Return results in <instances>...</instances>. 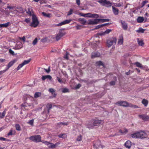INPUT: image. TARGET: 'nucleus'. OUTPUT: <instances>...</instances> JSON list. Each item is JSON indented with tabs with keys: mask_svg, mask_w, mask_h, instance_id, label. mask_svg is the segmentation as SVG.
<instances>
[{
	"mask_svg": "<svg viewBox=\"0 0 149 149\" xmlns=\"http://www.w3.org/2000/svg\"><path fill=\"white\" fill-rule=\"evenodd\" d=\"M131 137L133 138L143 139L146 138L147 137L146 133L143 131L137 132L131 135Z\"/></svg>",
	"mask_w": 149,
	"mask_h": 149,
	"instance_id": "1",
	"label": "nucleus"
},
{
	"mask_svg": "<svg viewBox=\"0 0 149 149\" xmlns=\"http://www.w3.org/2000/svg\"><path fill=\"white\" fill-rule=\"evenodd\" d=\"M32 19V21L30 26L34 27L37 26L39 24L37 17L35 15H33Z\"/></svg>",
	"mask_w": 149,
	"mask_h": 149,
	"instance_id": "2",
	"label": "nucleus"
},
{
	"mask_svg": "<svg viewBox=\"0 0 149 149\" xmlns=\"http://www.w3.org/2000/svg\"><path fill=\"white\" fill-rule=\"evenodd\" d=\"M117 41L116 37H113L107 40V41L106 45L108 47H110L113 44H116Z\"/></svg>",
	"mask_w": 149,
	"mask_h": 149,
	"instance_id": "3",
	"label": "nucleus"
},
{
	"mask_svg": "<svg viewBox=\"0 0 149 149\" xmlns=\"http://www.w3.org/2000/svg\"><path fill=\"white\" fill-rule=\"evenodd\" d=\"M29 139L36 142H38L41 141V137L39 135L30 136L29 137Z\"/></svg>",
	"mask_w": 149,
	"mask_h": 149,
	"instance_id": "4",
	"label": "nucleus"
},
{
	"mask_svg": "<svg viewBox=\"0 0 149 149\" xmlns=\"http://www.w3.org/2000/svg\"><path fill=\"white\" fill-rule=\"evenodd\" d=\"M102 122V121L101 120H95L94 121L93 123L91 124L88 127L90 128H93L94 127L99 126Z\"/></svg>",
	"mask_w": 149,
	"mask_h": 149,
	"instance_id": "5",
	"label": "nucleus"
},
{
	"mask_svg": "<svg viewBox=\"0 0 149 149\" xmlns=\"http://www.w3.org/2000/svg\"><path fill=\"white\" fill-rule=\"evenodd\" d=\"M116 104H118L119 106L124 107H129L130 103L125 101H119L116 103Z\"/></svg>",
	"mask_w": 149,
	"mask_h": 149,
	"instance_id": "6",
	"label": "nucleus"
},
{
	"mask_svg": "<svg viewBox=\"0 0 149 149\" xmlns=\"http://www.w3.org/2000/svg\"><path fill=\"white\" fill-rule=\"evenodd\" d=\"M93 146L96 149L98 148L100 146H101L102 148L103 147V146L101 145V141L100 140L94 141L93 143Z\"/></svg>",
	"mask_w": 149,
	"mask_h": 149,
	"instance_id": "7",
	"label": "nucleus"
},
{
	"mask_svg": "<svg viewBox=\"0 0 149 149\" xmlns=\"http://www.w3.org/2000/svg\"><path fill=\"white\" fill-rule=\"evenodd\" d=\"M31 59H30L27 60H24L21 64L19 65L18 67L17 68V70H19L21 68H22L24 65L28 64L30 61Z\"/></svg>",
	"mask_w": 149,
	"mask_h": 149,
	"instance_id": "8",
	"label": "nucleus"
},
{
	"mask_svg": "<svg viewBox=\"0 0 149 149\" xmlns=\"http://www.w3.org/2000/svg\"><path fill=\"white\" fill-rule=\"evenodd\" d=\"M101 20L100 19H95L93 20H90L88 24L89 25H93L99 23Z\"/></svg>",
	"mask_w": 149,
	"mask_h": 149,
	"instance_id": "9",
	"label": "nucleus"
},
{
	"mask_svg": "<svg viewBox=\"0 0 149 149\" xmlns=\"http://www.w3.org/2000/svg\"><path fill=\"white\" fill-rule=\"evenodd\" d=\"M139 117L144 121H147L149 120V116L143 114L139 115Z\"/></svg>",
	"mask_w": 149,
	"mask_h": 149,
	"instance_id": "10",
	"label": "nucleus"
},
{
	"mask_svg": "<svg viewBox=\"0 0 149 149\" xmlns=\"http://www.w3.org/2000/svg\"><path fill=\"white\" fill-rule=\"evenodd\" d=\"M64 34H65L61 31H60L57 34L56 37V40L58 41L64 35Z\"/></svg>",
	"mask_w": 149,
	"mask_h": 149,
	"instance_id": "11",
	"label": "nucleus"
},
{
	"mask_svg": "<svg viewBox=\"0 0 149 149\" xmlns=\"http://www.w3.org/2000/svg\"><path fill=\"white\" fill-rule=\"evenodd\" d=\"M72 21L71 19L66 20L60 23L57 24V26H61L62 25L69 23Z\"/></svg>",
	"mask_w": 149,
	"mask_h": 149,
	"instance_id": "12",
	"label": "nucleus"
},
{
	"mask_svg": "<svg viewBox=\"0 0 149 149\" xmlns=\"http://www.w3.org/2000/svg\"><path fill=\"white\" fill-rule=\"evenodd\" d=\"M100 56V53L97 52H95L92 53L91 55V57L92 58H94L96 57H99Z\"/></svg>",
	"mask_w": 149,
	"mask_h": 149,
	"instance_id": "13",
	"label": "nucleus"
},
{
	"mask_svg": "<svg viewBox=\"0 0 149 149\" xmlns=\"http://www.w3.org/2000/svg\"><path fill=\"white\" fill-rule=\"evenodd\" d=\"M59 144V143H58L55 144H53L52 143H49L48 146V147L49 148H55Z\"/></svg>",
	"mask_w": 149,
	"mask_h": 149,
	"instance_id": "14",
	"label": "nucleus"
},
{
	"mask_svg": "<svg viewBox=\"0 0 149 149\" xmlns=\"http://www.w3.org/2000/svg\"><path fill=\"white\" fill-rule=\"evenodd\" d=\"M121 23L122 25V27L123 29L125 30H127L128 28L127 23L124 21H121Z\"/></svg>",
	"mask_w": 149,
	"mask_h": 149,
	"instance_id": "15",
	"label": "nucleus"
},
{
	"mask_svg": "<svg viewBox=\"0 0 149 149\" xmlns=\"http://www.w3.org/2000/svg\"><path fill=\"white\" fill-rule=\"evenodd\" d=\"M132 145L131 141H127L125 143V146L126 147L129 149Z\"/></svg>",
	"mask_w": 149,
	"mask_h": 149,
	"instance_id": "16",
	"label": "nucleus"
},
{
	"mask_svg": "<svg viewBox=\"0 0 149 149\" xmlns=\"http://www.w3.org/2000/svg\"><path fill=\"white\" fill-rule=\"evenodd\" d=\"M113 12L114 14L116 15H118V13L119 10L118 9L116 8L113 6L112 7Z\"/></svg>",
	"mask_w": 149,
	"mask_h": 149,
	"instance_id": "17",
	"label": "nucleus"
},
{
	"mask_svg": "<svg viewBox=\"0 0 149 149\" xmlns=\"http://www.w3.org/2000/svg\"><path fill=\"white\" fill-rule=\"evenodd\" d=\"M47 79H48L50 80H51L52 79V77L49 75L43 76L42 77V80L44 81Z\"/></svg>",
	"mask_w": 149,
	"mask_h": 149,
	"instance_id": "18",
	"label": "nucleus"
},
{
	"mask_svg": "<svg viewBox=\"0 0 149 149\" xmlns=\"http://www.w3.org/2000/svg\"><path fill=\"white\" fill-rule=\"evenodd\" d=\"M16 61V60H14L10 62L8 65V68L6 69V70H7L11 66H12L13 64Z\"/></svg>",
	"mask_w": 149,
	"mask_h": 149,
	"instance_id": "19",
	"label": "nucleus"
},
{
	"mask_svg": "<svg viewBox=\"0 0 149 149\" xmlns=\"http://www.w3.org/2000/svg\"><path fill=\"white\" fill-rule=\"evenodd\" d=\"M78 21L81 23L83 25L85 24L86 22V20L84 18H80L78 19Z\"/></svg>",
	"mask_w": 149,
	"mask_h": 149,
	"instance_id": "20",
	"label": "nucleus"
},
{
	"mask_svg": "<svg viewBox=\"0 0 149 149\" xmlns=\"http://www.w3.org/2000/svg\"><path fill=\"white\" fill-rule=\"evenodd\" d=\"M137 22L138 23H142L144 20V19L143 17H139L137 19Z\"/></svg>",
	"mask_w": 149,
	"mask_h": 149,
	"instance_id": "21",
	"label": "nucleus"
},
{
	"mask_svg": "<svg viewBox=\"0 0 149 149\" xmlns=\"http://www.w3.org/2000/svg\"><path fill=\"white\" fill-rule=\"evenodd\" d=\"M110 24L109 23H106V24H102L96 26L95 29H98L102 27L103 26H104L107 25V24Z\"/></svg>",
	"mask_w": 149,
	"mask_h": 149,
	"instance_id": "22",
	"label": "nucleus"
},
{
	"mask_svg": "<svg viewBox=\"0 0 149 149\" xmlns=\"http://www.w3.org/2000/svg\"><path fill=\"white\" fill-rule=\"evenodd\" d=\"M123 42V38L122 36L120 37V39H119L118 43L119 45H122Z\"/></svg>",
	"mask_w": 149,
	"mask_h": 149,
	"instance_id": "23",
	"label": "nucleus"
},
{
	"mask_svg": "<svg viewBox=\"0 0 149 149\" xmlns=\"http://www.w3.org/2000/svg\"><path fill=\"white\" fill-rule=\"evenodd\" d=\"M142 103L145 107H146L148 105V101L147 100L143 99L142 101Z\"/></svg>",
	"mask_w": 149,
	"mask_h": 149,
	"instance_id": "24",
	"label": "nucleus"
},
{
	"mask_svg": "<svg viewBox=\"0 0 149 149\" xmlns=\"http://www.w3.org/2000/svg\"><path fill=\"white\" fill-rule=\"evenodd\" d=\"M10 22H8L6 23L0 24V27H7L10 24Z\"/></svg>",
	"mask_w": 149,
	"mask_h": 149,
	"instance_id": "25",
	"label": "nucleus"
},
{
	"mask_svg": "<svg viewBox=\"0 0 149 149\" xmlns=\"http://www.w3.org/2000/svg\"><path fill=\"white\" fill-rule=\"evenodd\" d=\"M42 15L45 17L50 18L51 17V14L49 13H47L45 12H42Z\"/></svg>",
	"mask_w": 149,
	"mask_h": 149,
	"instance_id": "26",
	"label": "nucleus"
},
{
	"mask_svg": "<svg viewBox=\"0 0 149 149\" xmlns=\"http://www.w3.org/2000/svg\"><path fill=\"white\" fill-rule=\"evenodd\" d=\"M49 91L52 94L54 95V97H55L56 96V94L54 93L55 91L52 88H51L49 89Z\"/></svg>",
	"mask_w": 149,
	"mask_h": 149,
	"instance_id": "27",
	"label": "nucleus"
},
{
	"mask_svg": "<svg viewBox=\"0 0 149 149\" xmlns=\"http://www.w3.org/2000/svg\"><path fill=\"white\" fill-rule=\"evenodd\" d=\"M134 64L136 65L137 67L141 68H143V66L142 65L138 62H136L134 63Z\"/></svg>",
	"mask_w": 149,
	"mask_h": 149,
	"instance_id": "28",
	"label": "nucleus"
},
{
	"mask_svg": "<svg viewBox=\"0 0 149 149\" xmlns=\"http://www.w3.org/2000/svg\"><path fill=\"white\" fill-rule=\"evenodd\" d=\"M138 42L139 45L141 46H143L144 45V43L142 40H139V39H138Z\"/></svg>",
	"mask_w": 149,
	"mask_h": 149,
	"instance_id": "29",
	"label": "nucleus"
},
{
	"mask_svg": "<svg viewBox=\"0 0 149 149\" xmlns=\"http://www.w3.org/2000/svg\"><path fill=\"white\" fill-rule=\"evenodd\" d=\"M41 93L37 92H36L34 95V97L35 98H37L38 97H40L41 95Z\"/></svg>",
	"mask_w": 149,
	"mask_h": 149,
	"instance_id": "30",
	"label": "nucleus"
},
{
	"mask_svg": "<svg viewBox=\"0 0 149 149\" xmlns=\"http://www.w3.org/2000/svg\"><path fill=\"white\" fill-rule=\"evenodd\" d=\"M145 30V29H144L141 28H139V29L137 30L136 31L137 32L139 33H143Z\"/></svg>",
	"mask_w": 149,
	"mask_h": 149,
	"instance_id": "31",
	"label": "nucleus"
},
{
	"mask_svg": "<svg viewBox=\"0 0 149 149\" xmlns=\"http://www.w3.org/2000/svg\"><path fill=\"white\" fill-rule=\"evenodd\" d=\"M99 17L98 15L96 14H92L91 16H90L89 17L90 18H97Z\"/></svg>",
	"mask_w": 149,
	"mask_h": 149,
	"instance_id": "32",
	"label": "nucleus"
},
{
	"mask_svg": "<svg viewBox=\"0 0 149 149\" xmlns=\"http://www.w3.org/2000/svg\"><path fill=\"white\" fill-rule=\"evenodd\" d=\"M6 109H5V110L1 114V113H0V118H3L5 115L6 112Z\"/></svg>",
	"mask_w": 149,
	"mask_h": 149,
	"instance_id": "33",
	"label": "nucleus"
},
{
	"mask_svg": "<svg viewBox=\"0 0 149 149\" xmlns=\"http://www.w3.org/2000/svg\"><path fill=\"white\" fill-rule=\"evenodd\" d=\"M47 107L48 109V113H49V110L52 108V105L51 104H48L46 106Z\"/></svg>",
	"mask_w": 149,
	"mask_h": 149,
	"instance_id": "34",
	"label": "nucleus"
},
{
	"mask_svg": "<svg viewBox=\"0 0 149 149\" xmlns=\"http://www.w3.org/2000/svg\"><path fill=\"white\" fill-rule=\"evenodd\" d=\"M16 129L18 131H20L21 130V128L19 125L18 124H16L15 125Z\"/></svg>",
	"mask_w": 149,
	"mask_h": 149,
	"instance_id": "35",
	"label": "nucleus"
},
{
	"mask_svg": "<svg viewBox=\"0 0 149 149\" xmlns=\"http://www.w3.org/2000/svg\"><path fill=\"white\" fill-rule=\"evenodd\" d=\"M129 107L131 108H138L139 107L138 106L136 105H134L131 103H130L129 105Z\"/></svg>",
	"mask_w": 149,
	"mask_h": 149,
	"instance_id": "36",
	"label": "nucleus"
},
{
	"mask_svg": "<svg viewBox=\"0 0 149 149\" xmlns=\"http://www.w3.org/2000/svg\"><path fill=\"white\" fill-rule=\"evenodd\" d=\"M26 13L27 14L29 15H32L33 14H32L33 12L32 13L31 10L30 8H28V10L26 11Z\"/></svg>",
	"mask_w": 149,
	"mask_h": 149,
	"instance_id": "37",
	"label": "nucleus"
},
{
	"mask_svg": "<svg viewBox=\"0 0 149 149\" xmlns=\"http://www.w3.org/2000/svg\"><path fill=\"white\" fill-rule=\"evenodd\" d=\"M96 65L100 66V65H102L103 63L101 61H97L96 63Z\"/></svg>",
	"mask_w": 149,
	"mask_h": 149,
	"instance_id": "38",
	"label": "nucleus"
},
{
	"mask_svg": "<svg viewBox=\"0 0 149 149\" xmlns=\"http://www.w3.org/2000/svg\"><path fill=\"white\" fill-rule=\"evenodd\" d=\"M7 8L9 9L13 10L14 11L15 9V6H8L7 7Z\"/></svg>",
	"mask_w": 149,
	"mask_h": 149,
	"instance_id": "39",
	"label": "nucleus"
},
{
	"mask_svg": "<svg viewBox=\"0 0 149 149\" xmlns=\"http://www.w3.org/2000/svg\"><path fill=\"white\" fill-rule=\"evenodd\" d=\"M47 38L46 37H45L41 39V41L42 42H45L47 41Z\"/></svg>",
	"mask_w": 149,
	"mask_h": 149,
	"instance_id": "40",
	"label": "nucleus"
},
{
	"mask_svg": "<svg viewBox=\"0 0 149 149\" xmlns=\"http://www.w3.org/2000/svg\"><path fill=\"white\" fill-rule=\"evenodd\" d=\"M58 136L60 138L61 137L63 138H65L66 137L67 135L65 134H63L62 135L60 134Z\"/></svg>",
	"mask_w": 149,
	"mask_h": 149,
	"instance_id": "41",
	"label": "nucleus"
},
{
	"mask_svg": "<svg viewBox=\"0 0 149 149\" xmlns=\"http://www.w3.org/2000/svg\"><path fill=\"white\" fill-rule=\"evenodd\" d=\"M82 136L81 135H80L78 136L77 140L78 141H80L81 140Z\"/></svg>",
	"mask_w": 149,
	"mask_h": 149,
	"instance_id": "42",
	"label": "nucleus"
},
{
	"mask_svg": "<svg viewBox=\"0 0 149 149\" xmlns=\"http://www.w3.org/2000/svg\"><path fill=\"white\" fill-rule=\"evenodd\" d=\"M38 41V39L37 38H36L33 41L32 44L33 45H36Z\"/></svg>",
	"mask_w": 149,
	"mask_h": 149,
	"instance_id": "43",
	"label": "nucleus"
},
{
	"mask_svg": "<svg viewBox=\"0 0 149 149\" xmlns=\"http://www.w3.org/2000/svg\"><path fill=\"white\" fill-rule=\"evenodd\" d=\"M68 55H69V53L68 52H67L64 55V58L67 59V60H68Z\"/></svg>",
	"mask_w": 149,
	"mask_h": 149,
	"instance_id": "44",
	"label": "nucleus"
},
{
	"mask_svg": "<svg viewBox=\"0 0 149 149\" xmlns=\"http://www.w3.org/2000/svg\"><path fill=\"white\" fill-rule=\"evenodd\" d=\"M73 11V10L72 9H70V11L68 12L67 15L69 16L72 14Z\"/></svg>",
	"mask_w": 149,
	"mask_h": 149,
	"instance_id": "45",
	"label": "nucleus"
},
{
	"mask_svg": "<svg viewBox=\"0 0 149 149\" xmlns=\"http://www.w3.org/2000/svg\"><path fill=\"white\" fill-rule=\"evenodd\" d=\"M62 92L63 93L69 92V90L66 88H65L62 91Z\"/></svg>",
	"mask_w": 149,
	"mask_h": 149,
	"instance_id": "46",
	"label": "nucleus"
},
{
	"mask_svg": "<svg viewBox=\"0 0 149 149\" xmlns=\"http://www.w3.org/2000/svg\"><path fill=\"white\" fill-rule=\"evenodd\" d=\"M111 31V29H108L107 30L105 31V33L106 34H107L109 33Z\"/></svg>",
	"mask_w": 149,
	"mask_h": 149,
	"instance_id": "47",
	"label": "nucleus"
},
{
	"mask_svg": "<svg viewBox=\"0 0 149 149\" xmlns=\"http://www.w3.org/2000/svg\"><path fill=\"white\" fill-rule=\"evenodd\" d=\"M9 53L10 54H12V55H15L14 52L13 50H12L11 49H10L9 50Z\"/></svg>",
	"mask_w": 149,
	"mask_h": 149,
	"instance_id": "48",
	"label": "nucleus"
},
{
	"mask_svg": "<svg viewBox=\"0 0 149 149\" xmlns=\"http://www.w3.org/2000/svg\"><path fill=\"white\" fill-rule=\"evenodd\" d=\"M127 129H125V131L124 132H123L121 130H119V132L121 134H124V133H125L127 132Z\"/></svg>",
	"mask_w": 149,
	"mask_h": 149,
	"instance_id": "49",
	"label": "nucleus"
},
{
	"mask_svg": "<svg viewBox=\"0 0 149 149\" xmlns=\"http://www.w3.org/2000/svg\"><path fill=\"white\" fill-rule=\"evenodd\" d=\"M0 140L1 141H8V140H7L5 138H4V137H0Z\"/></svg>",
	"mask_w": 149,
	"mask_h": 149,
	"instance_id": "50",
	"label": "nucleus"
},
{
	"mask_svg": "<svg viewBox=\"0 0 149 149\" xmlns=\"http://www.w3.org/2000/svg\"><path fill=\"white\" fill-rule=\"evenodd\" d=\"M148 1H143L142 3V6H141V7H143L145 5V4Z\"/></svg>",
	"mask_w": 149,
	"mask_h": 149,
	"instance_id": "51",
	"label": "nucleus"
},
{
	"mask_svg": "<svg viewBox=\"0 0 149 149\" xmlns=\"http://www.w3.org/2000/svg\"><path fill=\"white\" fill-rule=\"evenodd\" d=\"M13 130H10L9 133L8 134V136L12 135H13Z\"/></svg>",
	"mask_w": 149,
	"mask_h": 149,
	"instance_id": "52",
	"label": "nucleus"
},
{
	"mask_svg": "<svg viewBox=\"0 0 149 149\" xmlns=\"http://www.w3.org/2000/svg\"><path fill=\"white\" fill-rule=\"evenodd\" d=\"M19 39H20L22 40L23 42H24L25 41V38L24 36L22 38V37H19Z\"/></svg>",
	"mask_w": 149,
	"mask_h": 149,
	"instance_id": "53",
	"label": "nucleus"
},
{
	"mask_svg": "<svg viewBox=\"0 0 149 149\" xmlns=\"http://www.w3.org/2000/svg\"><path fill=\"white\" fill-rule=\"evenodd\" d=\"M28 123L29 124L32 125L33 123V120H30Z\"/></svg>",
	"mask_w": 149,
	"mask_h": 149,
	"instance_id": "54",
	"label": "nucleus"
},
{
	"mask_svg": "<svg viewBox=\"0 0 149 149\" xmlns=\"http://www.w3.org/2000/svg\"><path fill=\"white\" fill-rule=\"evenodd\" d=\"M44 70L45 71L49 73L50 72V67H49V68H48V70H47V69L45 68Z\"/></svg>",
	"mask_w": 149,
	"mask_h": 149,
	"instance_id": "55",
	"label": "nucleus"
},
{
	"mask_svg": "<svg viewBox=\"0 0 149 149\" xmlns=\"http://www.w3.org/2000/svg\"><path fill=\"white\" fill-rule=\"evenodd\" d=\"M101 21H103V22H109V19H100Z\"/></svg>",
	"mask_w": 149,
	"mask_h": 149,
	"instance_id": "56",
	"label": "nucleus"
},
{
	"mask_svg": "<svg viewBox=\"0 0 149 149\" xmlns=\"http://www.w3.org/2000/svg\"><path fill=\"white\" fill-rule=\"evenodd\" d=\"M81 86V85L80 84H78L76 86L75 88L76 89L79 88Z\"/></svg>",
	"mask_w": 149,
	"mask_h": 149,
	"instance_id": "57",
	"label": "nucleus"
},
{
	"mask_svg": "<svg viewBox=\"0 0 149 149\" xmlns=\"http://www.w3.org/2000/svg\"><path fill=\"white\" fill-rule=\"evenodd\" d=\"M42 142L43 143H44L45 144L47 145L48 146L49 145V143H50V142H48L47 141H42Z\"/></svg>",
	"mask_w": 149,
	"mask_h": 149,
	"instance_id": "58",
	"label": "nucleus"
},
{
	"mask_svg": "<svg viewBox=\"0 0 149 149\" xmlns=\"http://www.w3.org/2000/svg\"><path fill=\"white\" fill-rule=\"evenodd\" d=\"M25 21L26 23L29 22L30 21V19L29 18L26 19L25 20Z\"/></svg>",
	"mask_w": 149,
	"mask_h": 149,
	"instance_id": "59",
	"label": "nucleus"
},
{
	"mask_svg": "<svg viewBox=\"0 0 149 149\" xmlns=\"http://www.w3.org/2000/svg\"><path fill=\"white\" fill-rule=\"evenodd\" d=\"M57 79L58 81L60 83H63V81L62 80L60 79L59 77H57Z\"/></svg>",
	"mask_w": 149,
	"mask_h": 149,
	"instance_id": "60",
	"label": "nucleus"
},
{
	"mask_svg": "<svg viewBox=\"0 0 149 149\" xmlns=\"http://www.w3.org/2000/svg\"><path fill=\"white\" fill-rule=\"evenodd\" d=\"M86 17H89L90 16H91L92 13H88L86 14Z\"/></svg>",
	"mask_w": 149,
	"mask_h": 149,
	"instance_id": "61",
	"label": "nucleus"
},
{
	"mask_svg": "<svg viewBox=\"0 0 149 149\" xmlns=\"http://www.w3.org/2000/svg\"><path fill=\"white\" fill-rule=\"evenodd\" d=\"M7 70L6 69V70H3V71H0V75L2 74L3 73L5 72Z\"/></svg>",
	"mask_w": 149,
	"mask_h": 149,
	"instance_id": "62",
	"label": "nucleus"
},
{
	"mask_svg": "<svg viewBox=\"0 0 149 149\" xmlns=\"http://www.w3.org/2000/svg\"><path fill=\"white\" fill-rule=\"evenodd\" d=\"M115 82L114 81H112L110 83V84L111 85H115Z\"/></svg>",
	"mask_w": 149,
	"mask_h": 149,
	"instance_id": "63",
	"label": "nucleus"
},
{
	"mask_svg": "<svg viewBox=\"0 0 149 149\" xmlns=\"http://www.w3.org/2000/svg\"><path fill=\"white\" fill-rule=\"evenodd\" d=\"M79 15L81 16H83V17H86V14H83V13H80L79 14Z\"/></svg>",
	"mask_w": 149,
	"mask_h": 149,
	"instance_id": "64",
	"label": "nucleus"
}]
</instances>
